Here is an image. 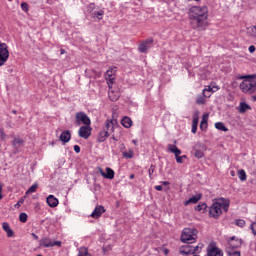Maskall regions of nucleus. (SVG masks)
Listing matches in <instances>:
<instances>
[{"label":"nucleus","mask_w":256,"mask_h":256,"mask_svg":"<svg viewBox=\"0 0 256 256\" xmlns=\"http://www.w3.org/2000/svg\"><path fill=\"white\" fill-rule=\"evenodd\" d=\"M190 25L194 30L205 31L209 26L208 8L206 6H193L189 9Z\"/></svg>","instance_id":"obj_1"},{"label":"nucleus","mask_w":256,"mask_h":256,"mask_svg":"<svg viewBox=\"0 0 256 256\" xmlns=\"http://www.w3.org/2000/svg\"><path fill=\"white\" fill-rule=\"evenodd\" d=\"M229 206H230V200L229 199L219 198L209 208V214H210L211 217L217 219L222 214V210H224L225 212L228 211Z\"/></svg>","instance_id":"obj_2"},{"label":"nucleus","mask_w":256,"mask_h":256,"mask_svg":"<svg viewBox=\"0 0 256 256\" xmlns=\"http://www.w3.org/2000/svg\"><path fill=\"white\" fill-rule=\"evenodd\" d=\"M245 80L240 84V89L243 93L253 94L256 92V81L253 80L256 78V74L244 76Z\"/></svg>","instance_id":"obj_3"},{"label":"nucleus","mask_w":256,"mask_h":256,"mask_svg":"<svg viewBox=\"0 0 256 256\" xmlns=\"http://www.w3.org/2000/svg\"><path fill=\"white\" fill-rule=\"evenodd\" d=\"M198 236V230L196 228H184L181 234L182 243H187L188 245L196 243Z\"/></svg>","instance_id":"obj_4"},{"label":"nucleus","mask_w":256,"mask_h":256,"mask_svg":"<svg viewBox=\"0 0 256 256\" xmlns=\"http://www.w3.org/2000/svg\"><path fill=\"white\" fill-rule=\"evenodd\" d=\"M40 247H61V241H52L49 237H44L39 241Z\"/></svg>","instance_id":"obj_5"},{"label":"nucleus","mask_w":256,"mask_h":256,"mask_svg":"<svg viewBox=\"0 0 256 256\" xmlns=\"http://www.w3.org/2000/svg\"><path fill=\"white\" fill-rule=\"evenodd\" d=\"M75 120L77 125L84 124L85 126H88L91 124L90 118L84 112L76 113Z\"/></svg>","instance_id":"obj_6"},{"label":"nucleus","mask_w":256,"mask_h":256,"mask_svg":"<svg viewBox=\"0 0 256 256\" xmlns=\"http://www.w3.org/2000/svg\"><path fill=\"white\" fill-rule=\"evenodd\" d=\"M5 43H0V67L5 64L9 58V52Z\"/></svg>","instance_id":"obj_7"},{"label":"nucleus","mask_w":256,"mask_h":256,"mask_svg":"<svg viewBox=\"0 0 256 256\" xmlns=\"http://www.w3.org/2000/svg\"><path fill=\"white\" fill-rule=\"evenodd\" d=\"M116 71H117L116 67H111L106 72L105 77H106V80H107V83H108V86H109L110 89L112 88V85L115 82V73H116Z\"/></svg>","instance_id":"obj_8"},{"label":"nucleus","mask_w":256,"mask_h":256,"mask_svg":"<svg viewBox=\"0 0 256 256\" xmlns=\"http://www.w3.org/2000/svg\"><path fill=\"white\" fill-rule=\"evenodd\" d=\"M92 128L90 125L81 126L78 135L83 139H88L91 136Z\"/></svg>","instance_id":"obj_9"},{"label":"nucleus","mask_w":256,"mask_h":256,"mask_svg":"<svg viewBox=\"0 0 256 256\" xmlns=\"http://www.w3.org/2000/svg\"><path fill=\"white\" fill-rule=\"evenodd\" d=\"M168 149L171 153L175 154L177 163L182 164L183 163V157L180 156V154L182 153L181 150L178 149V147L176 145H173V144H170L168 146Z\"/></svg>","instance_id":"obj_10"},{"label":"nucleus","mask_w":256,"mask_h":256,"mask_svg":"<svg viewBox=\"0 0 256 256\" xmlns=\"http://www.w3.org/2000/svg\"><path fill=\"white\" fill-rule=\"evenodd\" d=\"M153 39H147L145 41H142L138 47V50L140 53H146L148 49L151 48V45L153 44Z\"/></svg>","instance_id":"obj_11"},{"label":"nucleus","mask_w":256,"mask_h":256,"mask_svg":"<svg viewBox=\"0 0 256 256\" xmlns=\"http://www.w3.org/2000/svg\"><path fill=\"white\" fill-rule=\"evenodd\" d=\"M207 255L208 256H223L224 253L220 248L213 246V245H209V247L207 249Z\"/></svg>","instance_id":"obj_12"},{"label":"nucleus","mask_w":256,"mask_h":256,"mask_svg":"<svg viewBox=\"0 0 256 256\" xmlns=\"http://www.w3.org/2000/svg\"><path fill=\"white\" fill-rule=\"evenodd\" d=\"M99 172L106 179H111L112 180L115 176L114 170L109 168V167L106 168V173L101 168H99Z\"/></svg>","instance_id":"obj_13"},{"label":"nucleus","mask_w":256,"mask_h":256,"mask_svg":"<svg viewBox=\"0 0 256 256\" xmlns=\"http://www.w3.org/2000/svg\"><path fill=\"white\" fill-rule=\"evenodd\" d=\"M105 208L102 205H97L94 209V211L91 214V217L97 219L99 218L104 212H105Z\"/></svg>","instance_id":"obj_14"},{"label":"nucleus","mask_w":256,"mask_h":256,"mask_svg":"<svg viewBox=\"0 0 256 256\" xmlns=\"http://www.w3.org/2000/svg\"><path fill=\"white\" fill-rule=\"evenodd\" d=\"M115 125H116V121L115 120H107L105 122V128H106V132H109V135L114 132L115 129Z\"/></svg>","instance_id":"obj_15"},{"label":"nucleus","mask_w":256,"mask_h":256,"mask_svg":"<svg viewBox=\"0 0 256 256\" xmlns=\"http://www.w3.org/2000/svg\"><path fill=\"white\" fill-rule=\"evenodd\" d=\"M46 202H47V204H48L51 208H54V207H56V206L59 204L58 199L55 198L53 195H49V196L46 198Z\"/></svg>","instance_id":"obj_16"},{"label":"nucleus","mask_w":256,"mask_h":256,"mask_svg":"<svg viewBox=\"0 0 256 256\" xmlns=\"http://www.w3.org/2000/svg\"><path fill=\"white\" fill-rule=\"evenodd\" d=\"M109 89H112V87ZM120 95L121 94L119 91L109 90V92H108V96H109L110 100L113 102L117 101L120 98Z\"/></svg>","instance_id":"obj_17"},{"label":"nucleus","mask_w":256,"mask_h":256,"mask_svg":"<svg viewBox=\"0 0 256 256\" xmlns=\"http://www.w3.org/2000/svg\"><path fill=\"white\" fill-rule=\"evenodd\" d=\"M181 255H193V246L185 245L180 248Z\"/></svg>","instance_id":"obj_18"},{"label":"nucleus","mask_w":256,"mask_h":256,"mask_svg":"<svg viewBox=\"0 0 256 256\" xmlns=\"http://www.w3.org/2000/svg\"><path fill=\"white\" fill-rule=\"evenodd\" d=\"M71 139V133L70 131L66 130V131H63L60 135V140L65 144V143H68Z\"/></svg>","instance_id":"obj_19"},{"label":"nucleus","mask_w":256,"mask_h":256,"mask_svg":"<svg viewBox=\"0 0 256 256\" xmlns=\"http://www.w3.org/2000/svg\"><path fill=\"white\" fill-rule=\"evenodd\" d=\"M2 228L5 231V233L7 234V237H13L14 232L13 230L10 228L9 224L7 222H3L2 223Z\"/></svg>","instance_id":"obj_20"},{"label":"nucleus","mask_w":256,"mask_h":256,"mask_svg":"<svg viewBox=\"0 0 256 256\" xmlns=\"http://www.w3.org/2000/svg\"><path fill=\"white\" fill-rule=\"evenodd\" d=\"M201 197H202L201 194L194 195L189 200H187L184 204L185 206L189 204H196L201 199Z\"/></svg>","instance_id":"obj_21"},{"label":"nucleus","mask_w":256,"mask_h":256,"mask_svg":"<svg viewBox=\"0 0 256 256\" xmlns=\"http://www.w3.org/2000/svg\"><path fill=\"white\" fill-rule=\"evenodd\" d=\"M229 245L230 247H233V249H236V247H240L241 241L239 239H236L235 236H233L229 239Z\"/></svg>","instance_id":"obj_22"},{"label":"nucleus","mask_w":256,"mask_h":256,"mask_svg":"<svg viewBox=\"0 0 256 256\" xmlns=\"http://www.w3.org/2000/svg\"><path fill=\"white\" fill-rule=\"evenodd\" d=\"M121 124L128 129L133 125V121L131 120V118L125 116L122 118Z\"/></svg>","instance_id":"obj_23"},{"label":"nucleus","mask_w":256,"mask_h":256,"mask_svg":"<svg viewBox=\"0 0 256 256\" xmlns=\"http://www.w3.org/2000/svg\"><path fill=\"white\" fill-rule=\"evenodd\" d=\"M109 136H110L109 131L104 130L99 133L97 140H98V142L101 143V142H104L107 139V137H109Z\"/></svg>","instance_id":"obj_24"},{"label":"nucleus","mask_w":256,"mask_h":256,"mask_svg":"<svg viewBox=\"0 0 256 256\" xmlns=\"http://www.w3.org/2000/svg\"><path fill=\"white\" fill-rule=\"evenodd\" d=\"M38 189V184L34 183L26 192L24 195V198H27L29 194L36 192Z\"/></svg>","instance_id":"obj_25"},{"label":"nucleus","mask_w":256,"mask_h":256,"mask_svg":"<svg viewBox=\"0 0 256 256\" xmlns=\"http://www.w3.org/2000/svg\"><path fill=\"white\" fill-rule=\"evenodd\" d=\"M204 245L202 243H199L197 246H192L193 255H197L198 253H201Z\"/></svg>","instance_id":"obj_26"},{"label":"nucleus","mask_w":256,"mask_h":256,"mask_svg":"<svg viewBox=\"0 0 256 256\" xmlns=\"http://www.w3.org/2000/svg\"><path fill=\"white\" fill-rule=\"evenodd\" d=\"M252 108L245 102H242L240 104V109H239V112L240 113H245L247 110H251Z\"/></svg>","instance_id":"obj_27"},{"label":"nucleus","mask_w":256,"mask_h":256,"mask_svg":"<svg viewBox=\"0 0 256 256\" xmlns=\"http://www.w3.org/2000/svg\"><path fill=\"white\" fill-rule=\"evenodd\" d=\"M210 92L214 93V92H213L212 85L207 86V87L203 90V95H204L205 97H210V96H211Z\"/></svg>","instance_id":"obj_28"},{"label":"nucleus","mask_w":256,"mask_h":256,"mask_svg":"<svg viewBox=\"0 0 256 256\" xmlns=\"http://www.w3.org/2000/svg\"><path fill=\"white\" fill-rule=\"evenodd\" d=\"M216 129L220 130V131H224L227 132L228 128L222 123V122H217L215 124Z\"/></svg>","instance_id":"obj_29"},{"label":"nucleus","mask_w":256,"mask_h":256,"mask_svg":"<svg viewBox=\"0 0 256 256\" xmlns=\"http://www.w3.org/2000/svg\"><path fill=\"white\" fill-rule=\"evenodd\" d=\"M207 127H208V123H207L206 115H204L200 124V128L202 131H204L207 129Z\"/></svg>","instance_id":"obj_30"},{"label":"nucleus","mask_w":256,"mask_h":256,"mask_svg":"<svg viewBox=\"0 0 256 256\" xmlns=\"http://www.w3.org/2000/svg\"><path fill=\"white\" fill-rule=\"evenodd\" d=\"M78 256H91V254L88 253V249L85 247H82L79 249Z\"/></svg>","instance_id":"obj_31"},{"label":"nucleus","mask_w":256,"mask_h":256,"mask_svg":"<svg viewBox=\"0 0 256 256\" xmlns=\"http://www.w3.org/2000/svg\"><path fill=\"white\" fill-rule=\"evenodd\" d=\"M238 176L241 181H246L247 179L246 172L243 169L238 171Z\"/></svg>","instance_id":"obj_32"},{"label":"nucleus","mask_w":256,"mask_h":256,"mask_svg":"<svg viewBox=\"0 0 256 256\" xmlns=\"http://www.w3.org/2000/svg\"><path fill=\"white\" fill-rule=\"evenodd\" d=\"M23 140L20 139L19 137H16L13 142H12V145L15 146V147H19L23 144Z\"/></svg>","instance_id":"obj_33"},{"label":"nucleus","mask_w":256,"mask_h":256,"mask_svg":"<svg viewBox=\"0 0 256 256\" xmlns=\"http://www.w3.org/2000/svg\"><path fill=\"white\" fill-rule=\"evenodd\" d=\"M103 15H104V11L100 10V11H95L93 13V16L98 18L99 20H102L103 19Z\"/></svg>","instance_id":"obj_34"},{"label":"nucleus","mask_w":256,"mask_h":256,"mask_svg":"<svg viewBox=\"0 0 256 256\" xmlns=\"http://www.w3.org/2000/svg\"><path fill=\"white\" fill-rule=\"evenodd\" d=\"M248 33L252 36L256 38V26H252L250 28H248Z\"/></svg>","instance_id":"obj_35"},{"label":"nucleus","mask_w":256,"mask_h":256,"mask_svg":"<svg viewBox=\"0 0 256 256\" xmlns=\"http://www.w3.org/2000/svg\"><path fill=\"white\" fill-rule=\"evenodd\" d=\"M198 122H199V112L196 111V112L194 113V115H193V122H192V124L198 125Z\"/></svg>","instance_id":"obj_36"},{"label":"nucleus","mask_w":256,"mask_h":256,"mask_svg":"<svg viewBox=\"0 0 256 256\" xmlns=\"http://www.w3.org/2000/svg\"><path fill=\"white\" fill-rule=\"evenodd\" d=\"M207 208V205L205 204V203H199V205H197L196 207H195V210H197V211H202V210H204V209H206Z\"/></svg>","instance_id":"obj_37"},{"label":"nucleus","mask_w":256,"mask_h":256,"mask_svg":"<svg viewBox=\"0 0 256 256\" xmlns=\"http://www.w3.org/2000/svg\"><path fill=\"white\" fill-rule=\"evenodd\" d=\"M245 225H246V222H245V220H243V219H238V220H236V226L237 227H245Z\"/></svg>","instance_id":"obj_38"},{"label":"nucleus","mask_w":256,"mask_h":256,"mask_svg":"<svg viewBox=\"0 0 256 256\" xmlns=\"http://www.w3.org/2000/svg\"><path fill=\"white\" fill-rule=\"evenodd\" d=\"M27 218H28V216H27L26 213H21V214L19 215V220H20L22 223H25V222L27 221Z\"/></svg>","instance_id":"obj_39"},{"label":"nucleus","mask_w":256,"mask_h":256,"mask_svg":"<svg viewBox=\"0 0 256 256\" xmlns=\"http://www.w3.org/2000/svg\"><path fill=\"white\" fill-rule=\"evenodd\" d=\"M195 157L201 159L204 157V153L201 150H195Z\"/></svg>","instance_id":"obj_40"},{"label":"nucleus","mask_w":256,"mask_h":256,"mask_svg":"<svg viewBox=\"0 0 256 256\" xmlns=\"http://www.w3.org/2000/svg\"><path fill=\"white\" fill-rule=\"evenodd\" d=\"M21 9H22L24 12H28V10H29V5H28L27 3H25V2H23V3L21 4Z\"/></svg>","instance_id":"obj_41"},{"label":"nucleus","mask_w":256,"mask_h":256,"mask_svg":"<svg viewBox=\"0 0 256 256\" xmlns=\"http://www.w3.org/2000/svg\"><path fill=\"white\" fill-rule=\"evenodd\" d=\"M250 229L252 230L253 235L256 236V221L251 224Z\"/></svg>","instance_id":"obj_42"},{"label":"nucleus","mask_w":256,"mask_h":256,"mask_svg":"<svg viewBox=\"0 0 256 256\" xmlns=\"http://www.w3.org/2000/svg\"><path fill=\"white\" fill-rule=\"evenodd\" d=\"M154 171H155V166H154V165H151V166H150V169H149V177H150V179L153 178L152 175H153Z\"/></svg>","instance_id":"obj_43"},{"label":"nucleus","mask_w":256,"mask_h":256,"mask_svg":"<svg viewBox=\"0 0 256 256\" xmlns=\"http://www.w3.org/2000/svg\"><path fill=\"white\" fill-rule=\"evenodd\" d=\"M197 129H198V124L192 123V133H193V134H196Z\"/></svg>","instance_id":"obj_44"},{"label":"nucleus","mask_w":256,"mask_h":256,"mask_svg":"<svg viewBox=\"0 0 256 256\" xmlns=\"http://www.w3.org/2000/svg\"><path fill=\"white\" fill-rule=\"evenodd\" d=\"M196 102L197 104L202 105L205 103V99L203 97H199Z\"/></svg>","instance_id":"obj_45"},{"label":"nucleus","mask_w":256,"mask_h":256,"mask_svg":"<svg viewBox=\"0 0 256 256\" xmlns=\"http://www.w3.org/2000/svg\"><path fill=\"white\" fill-rule=\"evenodd\" d=\"M160 249V251H162L163 253H164V255H169V249H167V248H159Z\"/></svg>","instance_id":"obj_46"},{"label":"nucleus","mask_w":256,"mask_h":256,"mask_svg":"<svg viewBox=\"0 0 256 256\" xmlns=\"http://www.w3.org/2000/svg\"><path fill=\"white\" fill-rule=\"evenodd\" d=\"M93 73H94V78H98V77H100L101 76V72H97V71H92Z\"/></svg>","instance_id":"obj_47"},{"label":"nucleus","mask_w":256,"mask_h":256,"mask_svg":"<svg viewBox=\"0 0 256 256\" xmlns=\"http://www.w3.org/2000/svg\"><path fill=\"white\" fill-rule=\"evenodd\" d=\"M0 134H1V140H2V141L5 140L6 135H5V133L3 132V130H1V129H0Z\"/></svg>","instance_id":"obj_48"},{"label":"nucleus","mask_w":256,"mask_h":256,"mask_svg":"<svg viewBox=\"0 0 256 256\" xmlns=\"http://www.w3.org/2000/svg\"><path fill=\"white\" fill-rule=\"evenodd\" d=\"M123 155H124V157H126V158H132V157H133V154H132V153H127V152H125Z\"/></svg>","instance_id":"obj_49"},{"label":"nucleus","mask_w":256,"mask_h":256,"mask_svg":"<svg viewBox=\"0 0 256 256\" xmlns=\"http://www.w3.org/2000/svg\"><path fill=\"white\" fill-rule=\"evenodd\" d=\"M255 50H256L255 46L252 45V46L249 47V52L250 53H254Z\"/></svg>","instance_id":"obj_50"},{"label":"nucleus","mask_w":256,"mask_h":256,"mask_svg":"<svg viewBox=\"0 0 256 256\" xmlns=\"http://www.w3.org/2000/svg\"><path fill=\"white\" fill-rule=\"evenodd\" d=\"M211 87L213 88V92H216L220 89L217 85H211Z\"/></svg>","instance_id":"obj_51"},{"label":"nucleus","mask_w":256,"mask_h":256,"mask_svg":"<svg viewBox=\"0 0 256 256\" xmlns=\"http://www.w3.org/2000/svg\"><path fill=\"white\" fill-rule=\"evenodd\" d=\"M74 151H75L76 153H79V152L81 151V149H80V147H79L78 145H75V146H74Z\"/></svg>","instance_id":"obj_52"},{"label":"nucleus","mask_w":256,"mask_h":256,"mask_svg":"<svg viewBox=\"0 0 256 256\" xmlns=\"http://www.w3.org/2000/svg\"><path fill=\"white\" fill-rule=\"evenodd\" d=\"M155 189H156L157 191H162V190H163V187H162L161 185H156V186H155Z\"/></svg>","instance_id":"obj_53"},{"label":"nucleus","mask_w":256,"mask_h":256,"mask_svg":"<svg viewBox=\"0 0 256 256\" xmlns=\"http://www.w3.org/2000/svg\"><path fill=\"white\" fill-rule=\"evenodd\" d=\"M2 188H3V185H2V183H0V200L3 198Z\"/></svg>","instance_id":"obj_54"},{"label":"nucleus","mask_w":256,"mask_h":256,"mask_svg":"<svg viewBox=\"0 0 256 256\" xmlns=\"http://www.w3.org/2000/svg\"><path fill=\"white\" fill-rule=\"evenodd\" d=\"M31 235L35 241H38L39 237L35 233H32Z\"/></svg>","instance_id":"obj_55"},{"label":"nucleus","mask_w":256,"mask_h":256,"mask_svg":"<svg viewBox=\"0 0 256 256\" xmlns=\"http://www.w3.org/2000/svg\"><path fill=\"white\" fill-rule=\"evenodd\" d=\"M163 185H165V186H167V185H169L170 184V182H168V181H163V182H161Z\"/></svg>","instance_id":"obj_56"},{"label":"nucleus","mask_w":256,"mask_h":256,"mask_svg":"<svg viewBox=\"0 0 256 256\" xmlns=\"http://www.w3.org/2000/svg\"><path fill=\"white\" fill-rule=\"evenodd\" d=\"M233 256H240V252L233 253Z\"/></svg>","instance_id":"obj_57"},{"label":"nucleus","mask_w":256,"mask_h":256,"mask_svg":"<svg viewBox=\"0 0 256 256\" xmlns=\"http://www.w3.org/2000/svg\"><path fill=\"white\" fill-rule=\"evenodd\" d=\"M60 53H61V55H63V54H65L66 52H65L64 49H61V50H60Z\"/></svg>","instance_id":"obj_58"},{"label":"nucleus","mask_w":256,"mask_h":256,"mask_svg":"<svg viewBox=\"0 0 256 256\" xmlns=\"http://www.w3.org/2000/svg\"><path fill=\"white\" fill-rule=\"evenodd\" d=\"M135 175L134 174H131L130 175V179H134Z\"/></svg>","instance_id":"obj_59"},{"label":"nucleus","mask_w":256,"mask_h":256,"mask_svg":"<svg viewBox=\"0 0 256 256\" xmlns=\"http://www.w3.org/2000/svg\"><path fill=\"white\" fill-rule=\"evenodd\" d=\"M181 157H182V159H184V158L186 159V158H187V156H186V155H183V156H181Z\"/></svg>","instance_id":"obj_60"},{"label":"nucleus","mask_w":256,"mask_h":256,"mask_svg":"<svg viewBox=\"0 0 256 256\" xmlns=\"http://www.w3.org/2000/svg\"><path fill=\"white\" fill-rule=\"evenodd\" d=\"M133 143L136 145V144H137V141H136V140H133Z\"/></svg>","instance_id":"obj_61"},{"label":"nucleus","mask_w":256,"mask_h":256,"mask_svg":"<svg viewBox=\"0 0 256 256\" xmlns=\"http://www.w3.org/2000/svg\"><path fill=\"white\" fill-rule=\"evenodd\" d=\"M253 98H254V100L256 101V95H255Z\"/></svg>","instance_id":"obj_62"},{"label":"nucleus","mask_w":256,"mask_h":256,"mask_svg":"<svg viewBox=\"0 0 256 256\" xmlns=\"http://www.w3.org/2000/svg\"><path fill=\"white\" fill-rule=\"evenodd\" d=\"M13 113L15 114V113H16V111H13Z\"/></svg>","instance_id":"obj_63"}]
</instances>
